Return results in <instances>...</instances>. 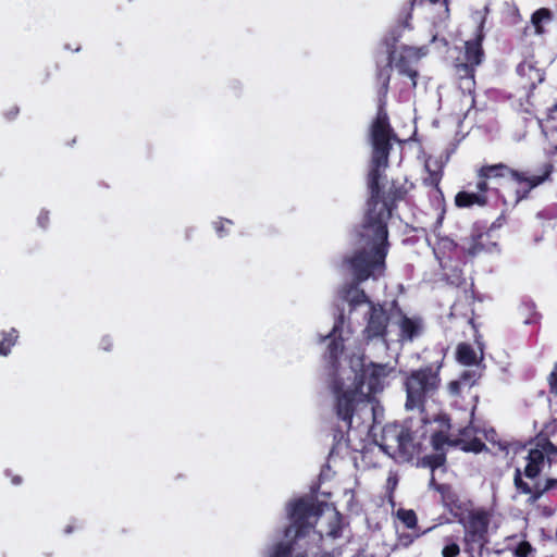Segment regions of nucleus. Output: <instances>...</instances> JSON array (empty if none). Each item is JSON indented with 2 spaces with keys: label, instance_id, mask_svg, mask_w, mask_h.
I'll use <instances>...</instances> for the list:
<instances>
[{
  "label": "nucleus",
  "instance_id": "14",
  "mask_svg": "<svg viewBox=\"0 0 557 557\" xmlns=\"http://www.w3.org/2000/svg\"><path fill=\"white\" fill-rule=\"evenodd\" d=\"M389 317L383 305L371 304L367 325L363 330L364 337L369 341L374 338L385 339Z\"/></svg>",
  "mask_w": 557,
  "mask_h": 557
},
{
  "label": "nucleus",
  "instance_id": "19",
  "mask_svg": "<svg viewBox=\"0 0 557 557\" xmlns=\"http://www.w3.org/2000/svg\"><path fill=\"white\" fill-rule=\"evenodd\" d=\"M455 73L458 78L459 88L463 92L471 94L475 88L476 67L457 58L454 64Z\"/></svg>",
  "mask_w": 557,
  "mask_h": 557
},
{
  "label": "nucleus",
  "instance_id": "3",
  "mask_svg": "<svg viewBox=\"0 0 557 557\" xmlns=\"http://www.w3.org/2000/svg\"><path fill=\"white\" fill-rule=\"evenodd\" d=\"M382 176L377 178L376 190L372 186L371 173L368 174L369 199L367 201V211L362 222L368 226L387 227L388 221L396 210L397 203L406 199L407 195L414 185L407 178H393L386 185H381Z\"/></svg>",
  "mask_w": 557,
  "mask_h": 557
},
{
  "label": "nucleus",
  "instance_id": "8",
  "mask_svg": "<svg viewBox=\"0 0 557 557\" xmlns=\"http://www.w3.org/2000/svg\"><path fill=\"white\" fill-rule=\"evenodd\" d=\"M335 395V411L338 419L351 428L352 418L362 414L364 411L374 414L373 407L370 406V399L359 387L344 389L343 382L335 380L332 385Z\"/></svg>",
  "mask_w": 557,
  "mask_h": 557
},
{
  "label": "nucleus",
  "instance_id": "42",
  "mask_svg": "<svg viewBox=\"0 0 557 557\" xmlns=\"http://www.w3.org/2000/svg\"><path fill=\"white\" fill-rule=\"evenodd\" d=\"M4 473H5V476L10 478L11 483L13 485H21L22 484L23 478L21 475L14 474L13 471L10 470V469H7Z\"/></svg>",
  "mask_w": 557,
  "mask_h": 557
},
{
  "label": "nucleus",
  "instance_id": "33",
  "mask_svg": "<svg viewBox=\"0 0 557 557\" xmlns=\"http://www.w3.org/2000/svg\"><path fill=\"white\" fill-rule=\"evenodd\" d=\"M478 379L479 376L476 372L472 370H466L459 376V380L462 381L463 386L467 387L468 389H470L473 385L476 384Z\"/></svg>",
  "mask_w": 557,
  "mask_h": 557
},
{
  "label": "nucleus",
  "instance_id": "45",
  "mask_svg": "<svg viewBox=\"0 0 557 557\" xmlns=\"http://www.w3.org/2000/svg\"><path fill=\"white\" fill-rule=\"evenodd\" d=\"M557 486V479H547L543 485L544 491L548 492Z\"/></svg>",
  "mask_w": 557,
  "mask_h": 557
},
{
  "label": "nucleus",
  "instance_id": "27",
  "mask_svg": "<svg viewBox=\"0 0 557 557\" xmlns=\"http://www.w3.org/2000/svg\"><path fill=\"white\" fill-rule=\"evenodd\" d=\"M18 338V332L12 327L10 331H3L0 333V356H8L11 352V348L16 344Z\"/></svg>",
  "mask_w": 557,
  "mask_h": 557
},
{
  "label": "nucleus",
  "instance_id": "46",
  "mask_svg": "<svg viewBox=\"0 0 557 557\" xmlns=\"http://www.w3.org/2000/svg\"><path fill=\"white\" fill-rule=\"evenodd\" d=\"M100 346L103 350H110L112 347V341L109 336H106L101 339Z\"/></svg>",
  "mask_w": 557,
  "mask_h": 557
},
{
  "label": "nucleus",
  "instance_id": "6",
  "mask_svg": "<svg viewBox=\"0 0 557 557\" xmlns=\"http://www.w3.org/2000/svg\"><path fill=\"white\" fill-rule=\"evenodd\" d=\"M322 512V503L306 498L295 500L289 513L292 524L285 530V536L288 537L294 533V539L290 542L275 544L270 557H292L295 542L310 533L314 527L311 519H318Z\"/></svg>",
  "mask_w": 557,
  "mask_h": 557
},
{
  "label": "nucleus",
  "instance_id": "18",
  "mask_svg": "<svg viewBox=\"0 0 557 557\" xmlns=\"http://www.w3.org/2000/svg\"><path fill=\"white\" fill-rule=\"evenodd\" d=\"M341 321L336 323L327 336H325V338H330V342L326 346L324 358L332 367H336L344 351V339L341 335Z\"/></svg>",
  "mask_w": 557,
  "mask_h": 557
},
{
  "label": "nucleus",
  "instance_id": "47",
  "mask_svg": "<svg viewBox=\"0 0 557 557\" xmlns=\"http://www.w3.org/2000/svg\"><path fill=\"white\" fill-rule=\"evenodd\" d=\"M71 532H73V527H71V525L66 527L65 533H71Z\"/></svg>",
  "mask_w": 557,
  "mask_h": 557
},
{
  "label": "nucleus",
  "instance_id": "36",
  "mask_svg": "<svg viewBox=\"0 0 557 557\" xmlns=\"http://www.w3.org/2000/svg\"><path fill=\"white\" fill-rule=\"evenodd\" d=\"M532 550V545L527 541H522L517 545L513 554L516 557H528Z\"/></svg>",
  "mask_w": 557,
  "mask_h": 557
},
{
  "label": "nucleus",
  "instance_id": "20",
  "mask_svg": "<svg viewBox=\"0 0 557 557\" xmlns=\"http://www.w3.org/2000/svg\"><path fill=\"white\" fill-rule=\"evenodd\" d=\"M513 485L520 494L529 495L528 502L535 504L545 493L544 487L536 483L533 487L522 479V472L519 468L515 470Z\"/></svg>",
  "mask_w": 557,
  "mask_h": 557
},
{
  "label": "nucleus",
  "instance_id": "2",
  "mask_svg": "<svg viewBox=\"0 0 557 557\" xmlns=\"http://www.w3.org/2000/svg\"><path fill=\"white\" fill-rule=\"evenodd\" d=\"M360 237L370 248L356 250L351 256L344 259L356 283H363L370 277L382 276L386 269V257L388 253V228L384 226H368L362 222Z\"/></svg>",
  "mask_w": 557,
  "mask_h": 557
},
{
  "label": "nucleus",
  "instance_id": "34",
  "mask_svg": "<svg viewBox=\"0 0 557 557\" xmlns=\"http://www.w3.org/2000/svg\"><path fill=\"white\" fill-rule=\"evenodd\" d=\"M421 535L420 532H417L414 534L411 533H400L397 535V545L401 547H409L416 539H418Z\"/></svg>",
  "mask_w": 557,
  "mask_h": 557
},
{
  "label": "nucleus",
  "instance_id": "40",
  "mask_svg": "<svg viewBox=\"0 0 557 557\" xmlns=\"http://www.w3.org/2000/svg\"><path fill=\"white\" fill-rule=\"evenodd\" d=\"M49 220H50L49 211L41 210L40 213L38 214V218H37L38 224L42 228H46L48 226V224H49Z\"/></svg>",
  "mask_w": 557,
  "mask_h": 557
},
{
  "label": "nucleus",
  "instance_id": "5",
  "mask_svg": "<svg viewBox=\"0 0 557 557\" xmlns=\"http://www.w3.org/2000/svg\"><path fill=\"white\" fill-rule=\"evenodd\" d=\"M369 138L372 147L369 173H371L372 186L376 190L377 178L383 176L384 171L389 165L393 141L398 140L386 110H377L370 125Z\"/></svg>",
  "mask_w": 557,
  "mask_h": 557
},
{
  "label": "nucleus",
  "instance_id": "38",
  "mask_svg": "<svg viewBox=\"0 0 557 557\" xmlns=\"http://www.w3.org/2000/svg\"><path fill=\"white\" fill-rule=\"evenodd\" d=\"M463 387L465 386L462 384V381H460L459 379L450 381L447 384V389H448L449 394L453 395V396H456V397L461 395V392H462Z\"/></svg>",
  "mask_w": 557,
  "mask_h": 557
},
{
  "label": "nucleus",
  "instance_id": "37",
  "mask_svg": "<svg viewBox=\"0 0 557 557\" xmlns=\"http://www.w3.org/2000/svg\"><path fill=\"white\" fill-rule=\"evenodd\" d=\"M460 554V547L457 543L450 542L446 544L442 549L443 557H458Z\"/></svg>",
  "mask_w": 557,
  "mask_h": 557
},
{
  "label": "nucleus",
  "instance_id": "13",
  "mask_svg": "<svg viewBox=\"0 0 557 557\" xmlns=\"http://www.w3.org/2000/svg\"><path fill=\"white\" fill-rule=\"evenodd\" d=\"M430 485L441 495V502L443 506L459 521L462 520V517L466 512L469 511V508L472 507L471 500L461 499L456 490L447 483H436L434 476H432L430 481Z\"/></svg>",
  "mask_w": 557,
  "mask_h": 557
},
{
  "label": "nucleus",
  "instance_id": "51",
  "mask_svg": "<svg viewBox=\"0 0 557 557\" xmlns=\"http://www.w3.org/2000/svg\"><path fill=\"white\" fill-rule=\"evenodd\" d=\"M555 154H557V145H556V148H555V151H554Z\"/></svg>",
  "mask_w": 557,
  "mask_h": 557
},
{
  "label": "nucleus",
  "instance_id": "43",
  "mask_svg": "<svg viewBox=\"0 0 557 557\" xmlns=\"http://www.w3.org/2000/svg\"><path fill=\"white\" fill-rule=\"evenodd\" d=\"M214 228H215V232L218 233V235L220 237H223L226 234V230L224 227V221L223 220H220V221L215 222L214 223Z\"/></svg>",
  "mask_w": 557,
  "mask_h": 557
},
{
  "label": "nucleus",
  "instance_id": "11",
  "mask_svg": "<svg viewBox=\"0 0 557 557\" xmlns=\"http://www.w3.org/2000/svg\"><path fill=\"white\" fill-rule=\"evenodd\" d=\"M468 522L465 532V542L468 545H478L483 548L488 540L487 532L490 525V513L484 508H469Z\"/></svg>",
  "mask_w": 557,
  "mask_h": 557
},
{
  "label": "nucleus",
  "instance_id": "29",
  "mask_svg": "<svg viewBox=\"0 0 557 557\" xmlns=\"http://www.w3.org/2000/svg\"><path fill=\"white\" fill-rule=\"evenodd\" d=\"M453 441L454 440H450L448 435L443 431L434 432L431 435V445L435 451H445V446H453Z\"/></svg>",
  "mask_w": 557,
  "mask_h": 557
},
{
  "label": "nucleus",
  "instance_id": "24",
  "mask_svg": "<svg viewBox=\"0 0 557 557\" xmlns=\"http://www.w3.org/2000/svg\"><path fill=\"white\" fill-rule=\"evenodd\" d=\"M429 175L423 180V183L425 186L433 187L438 193V200L441 205V213L438 215L437 222L442 223L444 215H445V199L444 194L441 189V181H442V172L441 171H432L428 168Z\"/></svg>",
  "mask_w": 557,
  "mask_h": 557
},
{
  "label": "nucleus",
  "instance_id": "1",
  "mask_svg": "<svg viewBox=\"0 0 557 557\" xmlns=\"http://www.w3.org/2000/svg\"><path fill=\"white\" fill-rule=\"evenodd\" d=\"M554 165L544 162L537 170H519L506 163H482L474 170V183L459 190L454 203L459 209L490 208L502 203L499 216L490 231L503 226L507 213L521 201L529 199L531 191L550 180Z\"/></svg>",
  "mask_w": 557,
  "mask_h": 557
},
{
  "label": "nucleus",
  "instance_id": "15",
  "mask_svg": "<svg viewBox=\"0 0 557 557\" xmlns=\"http://www.w3.org/2000/svg\"><path fill=\"white\" fill-rule=\"evenodd\" d=\"M393 368L388 364L370 363L362 372L361 385H367L369 394H376L383 389V382Z\"/></svg>",
  "mask_w": 557,
  "mask_h": 557
},
{
  "label": "nucleus",
  "instance_id": "35",
  "mask_svg": "<svg viewBox=\"0 0 557 557\" xmlns=\"http://www.w3.org/2000/svg\"><path fill=\"white\" fill-rule=\"evenodd\" d=\"M327 534L333 539L342 536V516L339 512H336L334 517V523L331 525Z\"/></svg>",
  "mask_w": 557,
  "mask_h": 557
},
{
  "label": "nucleus",
  "instance_id": "26",
  "mask_svg": "<svg viewBox=\"0 0 557 557\" xmlns=\"http://www.w3.org/2000/svg\"><path fill=\"white\" fill-rule=\"evenodd\" d=\"M456 359L460 364L474 366L478 363L476 352L468 343H460L456 349Z\"/></svg>",
  "mask_w": 557,
  "mask_h": 557
},
{
  "label": "nucleus",
  "instance_id": "12",
  "mask_svg": "<svg viewBox=\"0 0 557 557\" xmlns=\"http://www.w3.org/2000/svg\"><path fill=\"white\" fill-rule=\"evenodd\" d=\"M397 38H393L387 45V59L384 64L376 63L374 82L377 95V110H386L387 95L389 91V83L393 72V61L395 59V42Z\"/></svg>",
  "mask_w": 557,
  "mask_h": 557
},
{
  "label": "nucleus",
  "instance_id": "21",
  "mask_svg": "<svg viewBox=\"0 0 557 557\" xmlns=\"http://www.w3.org/2000/svg\"><path fill=\"white\" fill-rule=\"evenodd\" d=\"M361 283H356V281L352 278V282L349 284H346L343 287L342 290V297L345 301H347L351 308V310L356 309L358 306L362 304H372L366 292L359 287Z\"/></svg>",
  "mask_w": 557,
  "mask_h": 557
},
{
  "label": "nucleus",
  "instance_id": "39",
  "mask_svg": "<svg viewBox=\"0 0 557 557\" xmlns=\"http://www.w3.org/2000/svg\"><path fill=\"white\" fill-rule=\"evenodd\" d=\"M549 392L557 396V362L554 364L553 371L547 377Z\"/></svg>",
  "mask_w": 557,
  "mask_h": 557
},
{
  "label": "nucleus",
  "instance_id": "16",
  "mask_svg": "<svg viewBox=\"0 0 557 557\" xmlns=\"http://www.w3.org/2000/svg\"><path fill=\"white\" fill-rule=\"evenodd\" d=\"M484 38V21H482L476 27L474 37L465 42L463 57L460 59L478 67L483 62L485 57V52L482 46Z\"/></svg>",
  "mask_w": 557,
  "mask_h": 557
},
{
  "label": "nucleus",
  "instance_id": "22",
  "mask_svg": "<svg viewBox=\"0 0 557 557\" xmlns=\"http://www.w3.org/2000/svg\"><path fill=\"white\" fill-rule=\"evenodd\" d=\"M545 462L543 451L537 448H531L527 456V466L523 474L529 479H535L542 472Z\"/></svg>",
  "mask_w": 557,
  "mask_h": 557
},
{
  "label": "nucleus",
  "instance_id": "28",
  "mask_svg": "<svg viewBox=\"0 0 557 557\" xmlns=\"http://www.w3.org/2000/svg\"><path fill=\"white\" fill-rule=\"evenodd\" d=\"M396 518L409 530H418V517L413 509L399 508L395 512Z\"/></svg>",
  "mask_w": 557,
  "mask_h": 557
},
{
  "label": "nucleus",
  "instance_id": "4",
  "mask_svg": "<svg viewBox=\"0 0 557 557\" xmlns=\"http://www.w3.org/2000/svg\"><path fill=\"white\" fill-rule=\"evenodd\" d=\"M443 363L444 357L419 369L411 370L406 375L404 381L406 409L423 411L426 403L435 397L442 385L441 370Z\"/></svg>",
  "mask_w": 557,
  "mask_h": 557
},
{
  "label": "nucleus",
  "instance_id": "17",
  "mask_svg": "<svg viewBox=\"0 0 557 557\" xmlns=\"http://www.w3.org/2000/svg\"><path fill=\"white\" fill-rule=\"evenodd\" d=\"M517 74L523 81V88L529 89V98L533 96V90L536 85L541 84L545 77V74L542 70L536 67L532 62L525 60L518 64Z\"/></svg>",
  "mask_w": 557,
  "mask_h": 557
},
{
  "label": "nucleus",
  "instance_id": "23",
  "mask_svg": "<svg viewBox=\"0 0 557 557\" xmlns=\"http://www.w3.org/2000/svg\"><path fill=\"white\" fill-rule=\"evenodd\" d=\"M554 20V13L547 8H540L531 15V25L533 32L537 36L546 34V25L550 24Z\"/></svg>",
  "mask_w": 557,
  "mask_h": 557
},
{
  "label": "nucleus",
  "instance_id": "30",
  "mask_svg": "<svg viewBox=\"0 0 557 557\" xmlns=\"http://www.w3.org/2000/svg\"><path fill=\"white\" fill-rule=\"evenodd\" d=\"M399 326L401 335L406 338L411 339L418 334V324L405 314L401 317Z\"/></svg>",
  "mask_w": 557,
  "mask_h": 557
},
{
  "label": "nucleus",
  "instance_id": "48",
  "mask_svg": "<svg viewBox=\"0 0 557 557\" xmlns=\"http://www.w3.org/2000/svg\"><path fill=\"white\" fill-rule=\"evenodd\" d=\"M321 557H334L331 553H323Z\"/></svg>",
  "mask_w": 557,
  "mask_h": 557
},
{
  "label": "nucleus",
  "instance_id": "32",
  "mask_svg": "<svg viewBox=\"0 0 557 557\" xmlns=\"http://www.w3.org/2000/svg\"><path fill=\"white\" fill-rule=\"evenodd\" d=\"M537 449L543 451V455H553L557 456V446L550 442V440L545 436L543 437L542 434L537 436Z\"/></svg>",
  "mask_w": 557,
  "mask_h": 557
},
{
  "label": "nucleus",
  "instance_id": "41",
  "mask_svg": "<svg viewBox=\"0 0 557 557\" xmlns=\"http://www.w3.org/2000/svg\"><path fill=\"white\" fill-rule=\"evenodd\" d=\"M18 113L20 108L17 106H12L3 112V115L8 121H12L18 115Z\"/></svg>",
  "mask_w": 557,
  "mask_h": 557
},
{
  "label": "nucleus",
  "instance_id": "25",
  "mask_svg": "<svg viewBox=\"0 0 557 557\" xmlns=\"http://www.w3.org/2000/svg\"><path fill=\"white\" fill-rule=\"evenodd\" d=\"M451 445L455 447H459L465 453L479 454L484 450H488L486 444L479 437H473L469 441L462 438H455L451 442Z\"/></svg>",
  "mask_w": 557,
  "mask_h": 557
},
{
  "label": "nucleus",
  "instance_id": "50",
  "mask_svg": "<svg viewBox=\"0 0 557 557\" xmlns=\"http://www.w3.org/2000/svg\"><path fill=\"white\" fill-rule=\"evenodd\" d=\"M445 420H446V422H447V428L449 429V428H450V424H448L449 419H448V418H446Z\"/></svg>",
  "mask_w": 557,
  "mask_h": 557
},
{
  "label": "nucleus",
  "instance_id": "7",
  "mask_svg": "<svg viewBox=\"0 0 557 557\" xmlns=\"http://www.w3.org/2000/svg\"><path fill=\"white\" fill-rule=\"evenodd\" d=\"M379 446L397 463L412 462L422 451V444L416 441L411 429L399 423L383 426Z\"/></svg>",
  "mask_w": 557,
  "mask_h": 557
},
{
  "label": "nucleus",
  "instance_id": "44",
  "mask_svg": "<svg viewBox=\"0 0 557 557\" xmlns=\"http://www.w3.org/2000/svg\"><path fill=\"white\" fill-rule=\"evenodd\" d=\"M547 119L552 121H557V102L547 109Z\"/></svg>",
  "mask_w": 557,
  "mask_h": 557
},
{
  "label": "nucleus",
  "instance_id": "31",
  "mask_svg": "<svg viewBox=\"0 0 557 557\" xmlns=\"http://www.w3.org/2000/svg\"><path fill=\"white\" fill-rule=\"evenodd\" d=\"M446 462V453L445 451H436L432 455H426L422 458V465L424 467L430 468L431 470H435L442 467Z\"/></svg>",
  "mask_w": 557,
  "mask_h": 557
},
{
  "label": "nucleus",
  "instance_id": "10",
  "mask_svg": "<svg viewBox=\"0 0 557 557\" xmlns=\"http://www.w3.org/2000/svg\"><path fill=\"white\" fill-rule=\"evenodd\" d=\"M428 48L403 46L399 53L395 52L393 64L401 76H407L410 81V88L414 89L418 84L419 72L416 69L419 61L426 55Z\"/></svg>",
  "mask_w": 557,
  "mask_h": 557
},
{
  "label": "nucleus",
  "instance_id": "49",
  "mask_svg": "<svg viewBox=\"0 0 557 557\" xmlns=\"http://www.w3.org/2000/svg\"><path fill=\"white\" fill-rule=\"evenodd\" d=\"M295 557H308L307 553H299Z\"/></svg>",
  "mask_w": 557,
  "mask_h": 557
},
{
  "label": "nucleus",
  "instance_id": "9",
  "mask_svg": "<svg viewBox=\"0 0 557 557\" xmlns=\"http://www.w3.org/2000/svg\"><path fill=\"white\" fill-rule=\"evenodd\" d=\"M497 244L492 240L490 230L482 222H474L469 236L461 245V251L466 259L474 258L490 253L496 248Z\"/></svg>",
  "mask_w": 557,
  "mask_h": 557
}]
</instances>
